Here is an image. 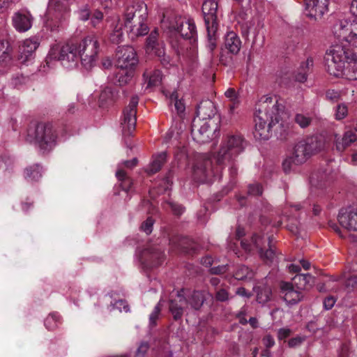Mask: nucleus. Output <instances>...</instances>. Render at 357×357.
Segmentation results:
<instances>
[{
	"label": "nucleus",
	"instance_id": "57",
	"mask_svg": "<svg viewBox=\"0 0 357 357\" xmlns=\"http://www.w3.org/2000/svg\"><path fill=\"white\" fill-rule=\"evenodd\" d=\"M310 178L312 184L317 186V188H322L326 186V184L322 178L320 180L319 179V176L317 174H313Z\"/></svg>",
	"mask_w": 357,
	"mask_h": 357
},
{
	"label": "nucleus",
	"instance_id": "34",
	"mask_svg": "<svg viewBox=\"0 0 357 357\" xmlns=\"http://www.w3.org/2000/svg\"><path fill=\"white\" fill-rule=\"evenodd\" d=\"M166 160L167 154L165 152H161L155 155L152 162L146 169L148 174L151 175L159 172L164 163L166 162Z\"/></svg>",
	"mask_w": 357,
	"mask_h": 357
},
{
	"label": "nucleus",
	"instance_id": "60",
	"mask_svg": "<svg viewBox=\"0 0 357 357\" xmlns=\"http://www.w3.org/2000/svg\"><path fill=\"white\" fill-rule=\"evenodd\" d=\"M304 340L305 337L297 336L296 337L291 338L288 342V345L289 347H296L299 346Z\"/></svg>",
	"mask_w": 357,
	"mask_h": 357
},
{
	"label": "nucleus",
	"instance_id": "41",
	"mask_svg": "<svg viewBox=\"0 0 357 357\" xmlns=\"http://www.w3.org/2000/svg\"><path fill=\"white\" fill-rule=\"evenodd\" d=\"M10 59L8 43L0 40V68L6 66Z\"/></svg>",
	"mask_w": 357,
	"mask_h": 357
},
{
	"label": "nucleus",
	"instance_id": "44",
	"mask_svg": "<svg viewBox=\"0 0 357 357\" xmlns=\"http://www.w3.org/2000/svg\"><path fill=\"white\" fill-rule=\"evenodd\" d=\"M170 102L171 104L174 105L175 109L178 116L182 117L183 114L185 106L182 100L178 99V93L176 91H174L170 96Z\"/></svg>",
	"mask_w": 357,
	"mask_h": 357
},
{
	"label": "nucleus",
	"instance_id": "42",
	"mask_svg": "<svg viewBox=\"0 0 357 357\" xmlns=\"http://www.w3.org/2000/svg\"><path fill=\"white\" fill-rule=\"evenodd\" d=\"M225 96L229 99V104L228 105V107L229 109V113L232 114L234 109L238 105L239 100L238 98V95L233 88L228 89L225 92Z\"/></svg>",
	"mask_w": 357,
	"mask_h": 357
},
{
	"label": "nucleus",
	"instance_id": "50",
	"mask_svg": "<svg viewBox=\"0 0 357 357\" xmlns=\"http://www.w3.org/2000/svg\"><path fill=\"white\" fill-rule=\"evenodd\" d=\"M110 306L112 307V310L117 309L120 312L122 310L125 311L126 312L129 311V306L125 300L119 299L116 301L114 303L111 302Z\"/></svg>",
	"mask_w": 357,
	"mask_h": 357
},
{
	"label": "nucleus",
	"instance_id": "55",
	"mask_svg": "<svg viewBox=\"0 0 357 357\" xmlns=\"http://www.w3.org/2000/svg\"><path fill=\"white\" fill-rule=\"evenodd\" d=\"M293 74L285 73L280 77V84L290 87L294 83Z\"/></svg>",
	"mask_w": 357,
	"mask_h": 357
},
{
	"label": "nucleus",
	"instance_id": "62",
	"mask_svg": "<svg viewBox=\"0 0 357 357\" xmlns=\"http://www.w3.org/2000/svg\"><path fill=\"white\" fill-rule=\"evenodd\" d=\"M11 164V160L6 155L0 156V169H6Z\"/></svg>",
	"mask_w": 357,
	"mask_h": 357
},
{
	"label": "nucleus",
	"instance_id": "61",
	"mask_svg": "<svg viewBox=\"0 0 357 357\" xmlns=\"http://www.w3.org/2000/svg\"><path fill=\"white\" fill-rule=\"evenodd\" d=\"M326 98L330 100L337 101L340 98V94L334 90H328L326 91Z\"/></svg>",
	"mask_w": 357,
	"mask_h": 357
},
{
	"label": "nucleus",
	"instance_id": "24",
	"mask_svg": "<svg viewBox=\"0 0 357 357\" xmlns=\"http://www.w3.org/2000/svg\"><path fill=\"white\" fill-rule=\"evenodd\" d=\"M32 20L29 12L19 11L13 16V24L17 31L24 32L31 27Z\"/></svg>",
	"mask_w": 357,
	"mask_h": 357
},
{
	"label": "nucleus",
	"instance_id": "31",
	"mask_svg": "<svg viewBox=\"0 0 357 357\" xmlns=\"http://www.w3.org/2000/svg\"><path fill=\"white\" fill-rule=\"evenodd\" d=\"M241 40L234 32H229L225 37V47L228 52L236 54L240 50Z\"/></svg>",
	"mask_w": 357,
	"mask_h": 357
},
{
	"label": "nucleus",
	"instance_id": "32",
	"mask_svg": "<svg viewBox=\"0 0 357 357\" xmlns=\"http://www.w3.org/2000/svg\"><path fill=\"white\" fill-rule=\"evenodd\" d=\"M122 23L120 22L119 18L114 20L109 25L110 40L113 43H119L122 40L123 31H122Z\"/></svg>",
	"mask_w": 357,
	"mask_h": 357
},
{
	"label": "nucleus",
	"instance_id": "9",
	"mask_svg": "<svg viewBox=\"0 0 357 357\" xmlns=\"http://www.w3.org/2000/svg\"><path fill=\"white\" fill-rule=\"evenodd\" d=\"M220 130L215 121H206L194 118L191 125V135L195 141L203 144L211 141L219 135Z\"/></svg>",
	"mask_w": 357,
	"mask_h": 357
},
{
	"label": "nucleus",
	"instance_id": "7",
	"mask_svg": "<svg viewBox=\"0 0 357 357\" xmlns=\"http://www.w3.org/2000/svg\"><path fill=\"white\" fill-rule=\"evenodd\" d=\"M244 150L243 139L238 135H228L225 144V160L231 165L229 169V182L226 187L227 192L231 190L236 184L237 169L234 166L235 158Z\"/></svg>",
	"mask_w": 357,
	"mask_h": 357
},
{
	"label": "nucleus",
	"instance_id": "2",
	"mask_svg": "<svg viewBox=\"0 0 357 357\" xmlns=\"http://www.w3.org/2000/svg\"><path fill=\"white\" fill-rule=\"evenodd\" d=\"M284 106L278 104V100L273 98H265L260 100L256 106L255 115V128L253 132L254 137L259 140H268L274 129L277 139L286 141L293 138L295 132L293 126L288 123H279L280 121V113L283 112Z\"/></svg>",
	"mask_w": 357,
	"mask_h": 357
},
{
	"label": "nucleus",
	"instance_id": "58",
	"mask_svg": "<svg viewBox=\"0 0 357 357\" xmlns=\"http://www.w3.org/2000/svg\"><path fill=\"white\" fill-rule=\"evenodd\" d=\"M292 333V331L290 328H280L278 331V337L279 340H283L288 337H289Z\"/></svg>",
	"mask_w": 357,
	"mask_h": 357
},
{
	"label": "nucleus",
	"instance_id": "25",
	"mask_svg": "<svg viewBox=\"0 0 357 357\" xmlns=\"http://www.w3.org/2000/svg\"><path fill=\"white\" fill-rule=\"evenodd\" d=\"M39 45L38 39L36 38L26 39L23 43L19 46V59L22 62L29 60L33 53Z\"/></svg>",
	"mask_w": 357,
	"mask_h": 357
},
{
	"label": "nucleus",
	"instance_id": "18",
	"mask_svg": "<svg viewBox=\"0 0 357 357\" xmlns=\"http://www.w3.org/2000/svg\"><path fill=\"white\" fill-rule=\"evenodd\" d=\"M355 21L348 22L347 20H338L333 26L334 36L340 41H345L350 44V39L353 33L354 24Z\"/></svg>",
	"mask_w": 357,
	"mask_h": 357
},
{
	"label": "nucleus",
	"instance_id": "35",
	"mask_svg": "<svg viewBox=\"0 0 357 357\" xmlns=\"http://www.w3.org/2000/svg\"><path fill=\"white\" fill-rule=\"evenodd\" d=\"M272 239L273 236L268 237V249L264 251V250L261 248L259 252L261 258L266 264L273 263L277 257L276 248L271 244Z\"/></svg>",
	"mask_w": 357,
	"mask_h": 357
},
{
	"label": "nucleus",
	"instance_id": "15",
	"mask_svg": "<svg viewBox=\"0 0 357 357\" xmlns=\"http://www.w3.org/2000/svg\"><path fill=\"white\" fill-rule=\"evenodd\" d=\"M341 226L349 231H357V207L349 206L342 208L337 216Z\"/></svg>",
	"mask_w": 357,
	"mask_h": 357
},
{
	"label": "nucleus",
	"instance_id": "13",
	"mask_svg": "<svg viewBox=\"0 0 357 357\" xmlns=\"http://www.w3.org/2000/svg\"><path fill=\"white\" fill-rule=\"evenodd\" d=\"M311 157V154L306 147L304 141L298 142L293 149L292 155L287 158L282 162V168L285 173L291 169L293 165H300L307 161Z\"/></svg>",
	"mask_w": 357,
	"mask_h": 357
},
{
	"label": "nucleus",
	"instance_id": "38",
	"mask_svg": "<svg viewBox=\"0 0 357 357\" xmlns=\"http://www.w3.org/2000/svg\"><path fill=\"white\" fill-rule=\"evenodd\" d=\"M116 176L120 183V186L122 190L126 192H129L132 186V180L128 176L126 171L119 168L116 172Z\"/></svg>",
	"mask_w": 357,
	"mask_h": 357
},
{
	"label": "nucleus",
	"instance_id": "26",
	"mask_svg": "<svg viewBox=\"0 0 357 357\" xmlns=\"http://www.w3.org/2000/svg\"><path fill=\"white\" fill-rule=\"evenodd\" d=\"M134 70L120 68L116 66L115 71L112 78V82L115 85L120 86H124L130 83L135 75Z\"/></svg>",
	"mask_w": 357,
	"mask_h": 357
},
{
	"label": "nucleus",
	"instance_id": "10",
	"mask_svg": "<svg viewBox=\"0 0 357 357\" xmlns=\"http://www.w3.org/2000/svg\"><path fill=\"white\" fill-rule=\"evenodd\" d=\"M202 10L207 30L209 47L211 50H213L216 47L218 3L215 0H206L202 4Z\"/></svg>",
	"mask_w": 357,
	"mask_h": 357
},
{
	"label": "nucleus",
	"instance_id": "40",
	"mask_svg": "<svg viewBox=\"0 0 357 357\" xmlns=\"http://www.w3.org/2000/svg\"><path fill=\"white\" fill-rule=\"evenodd\" d=\"M204 301V292L202 291H193L187 303L191 305L195 310H199L202 306Z\"/></svg>",
	"mask_w": 357,
	"mask_h": 357
},
{
	"label": "nucleus",
	"instance_id": "12",
	"mask_svg": "<svg viewBox=\"0 0 357 357\" xmlns=\"http://www.w3.org/2000/svg\"><path fill=\"white\" fill-rule=\"evenodd\" d=\"M165 259L164 249L159 245H149L139 254V261L146 270L160 266Z\"/></svg>",
	"mask_w": 357,
	"mask_h": 357
},
{
	"label": "nucleus",
	"instance_id": "29",
	"mask_svg": "<svg viewBox=\"0 0 357 357\" xmlns=\"http://www.w3.org/2000/svg\"><path fill=\"white\" fill-rule=\"evenodd\" d=\"M356 139L357 135L351 130L346 132L342 138L337 135H335V143L337 151L342 152L351 143L356 142Z\"/></svg>",
	"mask_w": 357,
	"mask_h": 357
},
{
	"label": "nucleus",
	"instance_id": "23",
	"mask_svg": "<svg viewBox=\"0 0 357 357\" xmlns=\"http://www.w3.org/2000/svg\"><path fill=\"white\" fill-rule=\"evenodd\" d=\"M216 114V108L214 103L211 100H204L199 102L196 109V116L205 119L206 121H215L213 118Z\"/></svg>",
	"mask_w": 357,
	"mask_h": 357
},
{
	"label": "nucleus",
	"instance_id": "63",
	"mask_svg": "<svg viewBox=\"0 0 357 357\" xmlns=\"http://www.w3.org/2000/svg\"><path fill=\"white\" fill-rule=\"evenodd\" d=\"M149 345L147 343H142L136 351V356H143L148 351Z\"/></svg>",
	"mask_w": 357,
	"mask_h": 357
},
{
	"label": "nucleus",
	"instance_id": "17",
	"mask_svg": "<svg viewBox=\"0 0 357 357\" xmlns=\"http://www.w3.org/2000/svg\"><path fill=\"white\" fill-rule=\"evenodd\" d=\"M67 14V8L60 3L55 5L54 10H52V8H49L46 15V26L50 27L52 31L54 30L56 28L59 27L60 22L66 18Z\"/></svg>",
	"mask_w": 357,
	"mask_h": 357
},
{
	"label": "nucleus",
	"instance_id": "16",
	"mask_svg": "<svg viewBox=\"0 0 357 357\" xmlns=\"http://www.w3.org/2000/svg\"><path fill=\"white\" fill-rule=\"evenodd\" d=\"M305 4L306 15L317 20L328 10V0H305Z\"/></svg>",
	"mask_w": 357,
	"mask_h": 357
},
{
	"label": "nucleus",
	"instance_id": "21",
	"mask_svg": "<svg viewBox=\"0 0 357 357\" xmlns=\"http://www.w3.org/2000/svg\"><path fill=\"white\" fill-rule=\"evenodd\" d=\"M280 289L282 292H285L284 300L291 305L297 304L304 298L303 293L299 289H295L291 282H281Z\"/></svg>",
	"mask_w": 357,
	"mask_h": 357
},
{
	"label": "nucleus",
	"instance_id": "6",
	"mask_svg": "<svg viewBox=\"0 0 357 357\" xmlns=\"http://www.w3.org/2000/svg\"><path fill=\"white\" fill-rule=\"evenodd\" d=\"M147 18L146 6L137 3L127 7L125 12L124 26L132 39L143 36L149 33V28L146 23Z\"/></svg>",
	"mask_w": 357,
	"mask_h": 357
},
{
	"label": "nucleus",
	"instance_id": "1",
	"mask_svg": "<svg viewBox=\"0 0 357 357\" xmlns=\"http://www.w3.org/2000/svg\"><path fill=\"white\" fill-rule=\"evenodd\" d=\"M99 50L97 37L88 36L80 41L71 40L62 46L53 45L45 61L49 66L52 61H59L63 66L70 68L80 61L86 69H90L97 61Z\"/></svg>",
	"mask_w": 357,
	"mask_h": 357
},
{
	"label": "nucleus",
	"instance_id": "39",
	"mask_svg": "<svg viewBox=\"0 0 357 357\" xmlns=\"http://www.w3.org/2000/svg\"><path fill=\"white\" fill-rule=\"evenodd\" d=\"M143 77L148 82L149 86H155L160 83L162 74L159 70H154L153 71L146 70L143 74Z\"/></svg>",
	"mask_w": 357,
	"mask_h": 357
},
{
	"label": "nucleus",
	"instance_id": "49",
	"mask_svg": "<svg viewBox=\"0 0 357 357\" xmlns=\"http://www.w3.org/2000/svg\"><path fill=\"white\" fill-rule=\"evenodd\" d=\"M263 188L260 183H253L248 185V194L251 196H261Z\"/></svg>",
	"mask_w": 357,
	"mask_h": 357
},
{
	"label": "nucleus",
	"instance_id": "14",
	"mask_svg": "<svg viewBox=\"0 0 357 357\" xmlns=\"http://www.w3.org/2000/svg\"><path fill=\"white\" fill-rule=\"evenodd\" d=\"M116 66L120 68L134 70L139 63L135 49L131 46L119 47L116 52Z\"/></svg>",
	"mask_w": 357,
	"mask_h": 357
},
{
	"label": "nucleus",
	"instance_id": "8",
	"mask_svg": "<svg viewBox=\"0 0 357 357\" xmlns=\"http://www.w3.org/2000/svg\"><path fill=\"white\" fill-rule=\"evenodd\" d=\"M170 37H175L178 40V36L184 40H188L193 45L197 38L196 26L192 20H184L181 17H176L169 21L167 26Z\"/></svg>",
	"mask_w": 357,
	"mask_h": 357
},
{
	"label": "nucleus",
	"instance_id": "53",
	"mask_svg": "<svg viewBox=\"0 0 357 357\" xmlns=\"http://www.w3.org/2000/svg\"><path fill=\"white\" fill-rule=\"evenodd\" d=\"M348 109L345 104H340L337 106L336 109V119L341 120L343 119L347 114Z\"/></svg>",
	"mask_w": 357,
	"mask_h": 357
},
{
	"label": "nucleus",
	"instance_id": "64",
	"mask_svg": "<svg viewBox=\"0 0 357 357\" xmlns=\"http://www.w3.org/2000/svg\"><path fill=\"white\" fill-rule=\"evenodd\" d=\"M353 33L351 38L350 39V44L353 46L357 47V22L354 24Z\"/></svg>",
	"mask_w": 357,
	"mask_h": 357
},
{
	"label": "nucleus",
	"instance_id": "36",
	"mask_svg": "<svg viewBox=\"0 0 357 357\" xmlns=\"http://www.w3.org/2000/svg\"><path fill=\"white\" fill-rule=\"evenodd\" d=\"M254 276L255 273L252 270L244 265L238 266L233 275L235 280L242 281H250L254 278Z\"/></svg>",
	"mask_w": 357,
	"mask_h": 357
},
{
	"label": "nucleus",
	"instance_id": "56",
	"mask_svg": "<svg viewBox=\"0 0 357 357\" xmlns=\"http://www.w3.org/2000/svg\"><path fill=\"white\" fill-rule=\"evenodd\" d=\"M161 311V307L160 306V304L158 303L155 307H154L153 312L151 313L149 317V321L150 324L153 326L156 324V321L158 319L159 314Z\"/></svg>",
	"mask_w": 357,
	"mask_h": 357
},
{
	"label": "nucleus",
	"instance_id": "37",
	"mask_svg": "<svg viewBox=\"0 0 357 357\" xmlns=\"http://www.w3.org/2000/svg\"><path fill=\"white\" fill-rule=\"evenodd\" d=\"M42 167L36 164L26 168L24 177L29 181H38L42 177Z\"/></svg>",
	"mask_w": 357,
	"mask_h": 357
},
{
	"label": "nucleus",
	"instance_id": "5",
	"mask_svg": "<svg viewBox=\"0 0 357 357\" xmlns=\"http://www.w3.org/2000/svg\"><path fill=\"white\" fill-rule=\"evenodd\" d=\"M57 137L56 131L51 123L40 122L29 126L26 141L33 143L43 153H46L56 146Z\"/></svg>",
	"mask_w": 357,
	"mask_h": 357
},
{
	"label": "nucleus",
	"instance_id": "30",
	"mask_svg": "<svg viewBox=\"0 0 357 357\" xmlns=\"http://www.w3.org/2000/svg\"><path fill=\"white\" fill-rule=\"evenodd\" d=\"M118 98V92L116 89L105 87L99 96L100 106L105 107L113 104Z\"/></svg>",
	"mask_w": 357,
	"mask_h": 357
},
{
	"label": "nucleus",
	"instance_id": "47",
	"mask_svg": "<svg viewBox=\"0 0 357 357\" xmlns=\"http://www.w3.org/2000/svg\"><path fill=\"white\" fill-rule=\"evenodd\" d=\"M186 240V238L180 235H176L169 238V244L176 248L182 249L185 248V243Z\"/></svg>",
	"mask_w": 357,
	"mask_h": 357
},
{
	"label": "nucleus",
	"instance_id": "4",
	"mask_svg": "<svg viewBox=\"0 0 357 357\" xmlns=\"http://www.w3.org/2000/svg\"><path fill=\"white\" fill-rule=\"evenodd\" d=\"M222 170L223 154L220 148L210 157L205 155L199 157L193 166V179L199 183H211L221 178Z\"/></svg>",
	"mask_w": 357,
	"mask_h": 357
},
{
	"label": "nucleus",
	"instance_id": "46",
	"mask_svg": "<svg viewBox=\"0 0 357 357\" xmlns=\"http://www.w3.org/2000/svg\"><path fill=\"white\" fill-rule=\"evenodd\" d=\"M294 121L302 128H305L311 124L312 118L306 116L303 114H296L294 117Z\"/></svg>",
	"mask_w": 357,
	"mask_h": 357
},
{
	"label": "nucleus",
	"instance_id": "33",
	"mask_svg": "<svg viewBox=\"0 0 357 357\" xmlns=\"http://www.w3.org/2000/svg\"><path fill=\"white\" fill-rule=\"evenodd\" d=\"M306 147L308 149L311 155L320 151L324 147V142L321 138L317 136H312L303 139Z\"/></svg>",
	"mask_w": 357,
	"mask_h": 357
},
{
	"label": "nucleus",
	"instance_id": "28",
	"mask_svg": "<svg viewBox=\"0 0 357 357\" xmlns=\"http://www.w3.org/2000/svg\"><path fill=\"white\" fill-rule=\"evenodd\" d=\"M253 291L257 294V301L261 304H266L271 300L272 288L266 283H261L253 287Z\"/></svg>",
	"mask_w": 357,
	"mask_h": 357
},
{
	"label": "nucleus",
	"instance_id": "11",
	"mask_svg": "<svg viewBox=\"0 0 357 357\" xmlns=\"http://www.w3.org/2000/svg\"><path fill=\"white\" fill-rule=\"evenodd\" d=\"M144 49L146 54L157 58L164 67L170 63V57L165 54V43L159 37L157 28L151 31L146 39Z\"/></svg>",
	"mask_w": 357,
	"mask_h": 357
},
{
	"label": "nucleus",
	"instance_id": "52",
	"mask_svg": "<svg viewBox=\"0 0 357 357\" xmlns=\"http://www.w3.org/2000/svg\"><path fill=\"white\" fill-rule=\"evenodd\" d=\"M154 222L153 218H147V219L142 223L140 227L141 229L146 234H150L152 232Z\"/></svg>",
	"mask_w": 357,
	"mask_h": 357
},
{
	"label": "nucleus",
	"instance_id": "27",
	"mask_svg": "<svg viewBox=\"0 0 357 357\" xmlns=\"http://www.w3.org/2000/svg\"><path fill=\"white\" fill-rule=\"evenodd\" d=\"M292 280L294 286L299 290L309 291L315 284V278L310 273L297 274Z\"/></svg>",
	"mask_w": 357,
	"mask_h": 357
},
{
	"label": "nucleus",
	"instance_id": "22",
	"mask_svg": "<svg viewBox=\"0 0 357 357\" xmlns=\"http://www.w3.org/2000/svg\"><path fill=\"white\" fill-rule=\"evenodd\" d=\"M78 17L82 21L90 20V24L94 28L101 27L103 22V13L99 10L91 12L86 6L78 12Z\"/></svg>",
	"mask_w": 357,
	"mask_h": 357
},
{
	"label": "nucleus",
	"instance_id": "54",
	"mask_svg": "<svg viewBox=\"0 0 357 357\" xmlns=\"http://www.w3.org/2000/svg\"><path fill=\"white\" fill-rule=\"evenodd\" d=\"M167 204L172 209L173 213L176 215L179 216L184 212L185 208L179 204L174 202H168Z\"/></svg>",
	"mask_w": 357,
	"mask_h": 357
},
{
	"label": "nucleus",
	"instance_id": "3",
	"mask_svg": "<svg viewBox=\"0 0 357 357\" xmlns=\"http://www.w3.org/2000/svg\"><path fill=\"white\" fill-rule=\"evenodd\" d=\"M328 73L335 77L344 76L357 80V56L348 45L335 44L325 56Z\"/></svg>",
	"mask_w": 357,
	"mask_h": 357
},
{
	"label": "nucleus",
	"instance_id": "45",
	"mask_svg": "<svg viewBox=\"0 0 357 357\" xmlns=\"http://www.w3.org/2000/svg\"><path fill=\"white\" fill-rule=\"evenodd\" d=\"M288 224L287 225V229L295 236H298L300 233V222L295 218H291L288 219Z\"/></svg>",
	"mask_w": 357,
	"mask_h": 357
},
{
	"label": "nucleus",
	"instance_id": "19",
	"mask_svg": "<svg viewBox=\"0 0 357 357\" xmlns=\"http://www.w3.org/2000/svg\"><path fill=\"white\" fill-rule=\"evenodd\" d=\"M138 101L139 99L137 96H132L128 106L126 107L123 112V119L122 124L127 126L129 133H132L135 128Z\"/></svg>",
	"mask_w": 357,
	"mask_h": 357
},
{
	"label": "nucleus",
	"instance_id": "59",
	"mask_svg": "<svg viewBox=\"0 0 357 357\" xmlns=\"http://www.w3.org/2000/svg\"><path fill=\"white\" fill-rule=\"evenodd\" d=\"M335 301V298L332 296L326 297L323 302L324 307L326 310H331L334 306Z\"/></svg>",
	"mask_w": 357,
	"mask_h": 357
},
{
	"label": "nucleus",
	"instance_id": "20",
	"mask_svg": "<svg viewBox=\"0 0 357 357\" xmlns=\"http://www.w3.org/2000/svg\"><path fill=\"white\" fill-rule=\"evenodd\" d=\"M186 304L187 300L184 297L183 289L178 291L175 298L173 294L171 296L169 307L174 320H178L182 317Z\"/></svg>",
	"mask_w": 357,
	"mask_h": 357
},
{
	"label": "nucleus",
	"instance_id": "51",
	"mask_svg": "<svg viewBox=\"0 0 357 357\" xmlns=\"http://www.w3.org/2000/svg\"><path fill=\"white\" fill-rule=\"evenodd\" d=\"M357 287V275H353L344 282V288L347 292L353 291Z\"/></svg>",
	"mask_w": 357,
	"mask_h": 357
},
{
	"label": "nucleus",
	"instance_id": "48",
	"mask_svg": "<svg viewBox=\"0 0 357 357\" xmlns=\"http://www.w3.org/2000/svg\"><path fill=\"white\" fill-rule=\"evenodd\" d=\"M292 74L294 82L303 83L307 80V71L304 68L303 64L301 65L298 72Z\"/></svg>",
	"mask_w": 357,
	"mask_h": 357
},
{
	"label": "nucleus",
	"instance_id": "43",
	"mask_svg": "<svg viewBox=\"0 0 357 357\" xmlns=\"http://www.w3.org/2000/svg\"><path fill=\"white\" fill-rule=\"evenodd\" d=\"M46 328L49 331H53L61 324L60 316L57 313H51L45 319L44 321Z\"/></svg>",
	"mask_w": 357,
	"mask_h": 357
}]
</instances>
